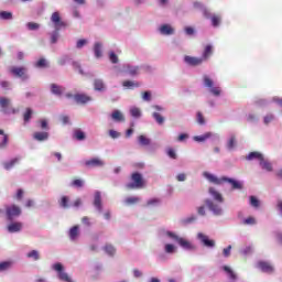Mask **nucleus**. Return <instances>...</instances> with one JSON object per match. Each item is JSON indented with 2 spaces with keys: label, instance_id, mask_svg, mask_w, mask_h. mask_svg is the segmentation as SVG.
Masks as SVG:
<instances>
[{
  "label": "nucleus",
  "instance_id": "obj_1",
  "mask_svg": "<svg viewBox=\"0 0 282 282\" xmlns=\"http://www.w3.org/2000/svg\"><path fill=\"white\" fill-rule=\"evenodd\" d=\"M208 193L214 200L206 198L205 205L215 217H221V215H224V207H221V204H224V195L216 191L215 187H209Z\"/></svg>",
  "mask_w": 282,
  "mask_h": 282
},
{
  "label": "nucleus",
  "instance_id": "obj_2",
  "mask_svg": "<svg viewBox=\"0 0 282 282\" xmlns=\"http://www.w3.org/2000/svg\"><path fill=\"white\" fill-rule=\"evenodd\" d=\"M204 177L216 186H221L223 184H230L231 191H243V182L237 181L235 178H230L228 176L217 177L215 174H210L208 172H204Z\"/></svg>",
  "mask_w": 282,
  "mask_h": 282
},
{
  "label": "nucleus",
  "instance_id": "obj_3",
  "mask_svg": "<svg viewBox=\"0 0 282 282\" xmlns=\"http://www.w3.org/2000/svg\"><path fill=\"white\" fill-rule=\"evenodd\" d=\"M51 21L55 28L53 32L50 33L52 45H56L58 43V39H61V30L67 28V22L61 20V13L55 11L51 15Z\"/></svg>",
  "mask_w": 282,
  "mask_h": 282
},
{
  "label": "nucleus",
  "instance_id": "obj_4",
  "mask_svg": "<svg viewBox=\"0 0 282 282\" xmlns=\"http://www.w3.org/2000/svg\"><path fill=\"white\" fill-rule=\"evenodd\" d=\"M165 237H169V239H172V241L178 243V246L182 247L183 250H188L189 252H195V250H197V247L193 245V242L188 241L183 237H180L173 231H165Z\"/></svg>",
  "mask_w": 282,
  "mask_h": 282
},
{
  "label": "nucleus",
  "instance_id": "obj_5",
  "mask_svg": "<svg viewBox=\"0 0 282 282\" xmlns=\"http://www.w3.org/2000/svg\"><path fill=\"white\" fill-rule=\"evenodd\" d=\"M203 85L208 88L209 94L215 96V98L221 96V87L215 85V82L208 75L203 76Z\"/></svg>",
  "mask_w": 282,
  "mask_h": 282
},
{
  "label": "nucleus",
  "instance_id": "obj_6",
  "mask_svg": "<svg viewBox=\"0 0 282 282\" xmlns=\"http://www.w3.org/2000/svg\"><path fill=\"white\" fill-rule=\"evenodd\" d=\"M9 74L14 78H20L23 82L30 80V75H28V67L25 66H10Z\"/></svg>",
  "mask_w": 282,
  "mask_h": 282
},
{
  "label": "nucleus",
  "instance_id": "obj_7",
  "mask_svg": "<svg viewBox=\"0 0 282 282\" xmlns=\"http://www.w3.org/2000/svg\"><path fill=\"white\" fill-rule=\"evenodd\" d=\"M52 270H54L57 274V279L62 282H74L72 280V276L67 272H65V267H63V263L56 262L52 265Z\"/></svg>",
  "mask_w": 282,
  "mask_h": 282
},
{
  "label": "nucleus",
  "instance_id": "obj_8",
  "mask_svg": "<svg viewBox=\"0 0 282 282\" xmlns=\"http://www.w3.org/2000/svg\"><path fill=\"white\" fill-rule=\"evenodd\" d=\"M131 183L126 184V188L129 191H135V188H142L144 186V180L142 178V174L135 172L131 175Z\"/></svg>",
  "mask_w": 282,
  "mask_h": 282
},
{
  "label": "nucleus",
  "instance_id": "obj_9",
  "mask_svg": "<svg viewBox=\"0 0 282 282\" xmlns=\"http://www.w3.org/2000/svg\"><path fill=\"white\" fill-rule=\"evenodd\" d=\"M152 108L154 109V112H152L153 120L159 124V127H162V124L166 122V118L162 116V112L166 111V108L161 105H152Z\"/></svg>",
  "mask_w": 282,
  "mask_h": 282
},
{
  "label": "nucleus",
  "instance_id": "obj_10",
  "mask_svg": "<svg viewBox=\"0 0 282 282\" xmlns=\"http://www.w3.org/2000/svg\"><path fill=\"white\" fill-rule=\"evenodd\" d=\"M6 215L8 221H14L17 217H21V207L17 205H11L6 208Z\"/></svg>",
  "mask_w": 282,
  "mask_h": 282
},
{
  "label": "nucleus",
  "instance_id": "obj_11",
  "mask_svg": "<svg viewBox=\"0 0 282 282\" xmlns=\"http://www.w3.org/2000/svg\"><path fill=\"white\" fill-rule=\"evenodd\" d=\"M156 32H159L161 36H173V34H175V28L169 23H163L158 26Z\"/></svg>",
  "mask_w": 282,
  "mask_h": 282
},
{
  "label": "nucleus",
  "instance_id": "obj_12",
  "mask_svg": "<svg viewBox=\"0 0 282 282\" xmlns=\"http://www.w3.org/2000/svg\"><path fill=\"white\" fill-rule=\"evenodd\" d=\"M121 72L123 74H128V76H139L140 75V66H133L131 64H123L121 67Z\"/></svg>",
  "mask_w": 282,
  "mask_h": 282
},
{
  "label": "nucleus",
  "instance_id": "obj_13",
  "mask_svg": "<svg viewBox=\"0 0 282 282\" xmlns=\"http://www.w3.org/2000/svg\"><path fill=\"white\" fill-rule=\"evenodd\" d=\"M197 239L198 241H200V243L205 247V248H215L216 242L215 240L210 239L207 235L198 232L197 234Z\"/></svg>",
  "mask_w": 282,
  "mask_h": 282
},
{
  "label": "nucleus",
  "instance_id": "obj_14",
  "mask_svg": "<svg viewBox=\"0 0 282 282\" xmlns=\"http://www.w3.org/2000/svg\"><path fill=\"white\" fill-rule=\"evenodd\" d=\"M85 166H87V169H101V166H105V161L94 158L85 161Z\"/></svg>",
  "mask_w": 282,
  "mask_h": 282
},
{
  "label": "nucleus",
  "instance_id": "obj_15",
  "mask_svg": "<svg viewBox=\"0 0 282 282\" xmlns=\"http://www.w3.org/2000/svg\"><path fill=\"white\" fill-rule=\"evenodd\" d=\"M93 206H95L96 210L102 213V194L100 191L95 192Z\"/></svg>",
  "mask_w": 282,
  "mask_h": 282
},
{
  "label": "nucleus",
  "instance_id": "obj_16",
  "mask_svg": "<svg viewBox=\"0 0 282 282\" xmlns=\"http://www.w3.org/2000/svg\"><path fill=\"white\" fill-rule=\"evenodd\" d=\"M257 268L267 274H272V272H274V267H272L270 262L260 261L257 263Z\"/></svg>",
  "mask_w": 282,
  "mask_h": 282
},
{
  "label": "nucleus",
  "instance_id": "obj_17",
  "mask_svg": "<svg viewBox=\"0 0 282 282\" xmlns=\"http://www.w3.org/2000/svg\"><path fill=\"white\" fill-rule=\"evenodd\" d=\"M184 63H186V65H191L192 67H197V65H202V63H204V58L186 55L184 57Z\"/></svg>",
  "mask_w": 282,
  "mask_h": 282
},
{
  "label": "nucleus",
  "instance_id": "obj_18",
  "mask_svg": "<svg viewBox=\"0 0 282 282\" xmlns=\"http://www.w3.org/2000/svg\"><path fill=\"white\" fill-rule=\"evenodd\" d=\"M13 265L14 262L12 260L0 261V274H6L7 272H10Z\"/></svg>",
  "mask_w": 282,
  "mask_h": 282
},
{
  "label": "nucleus",
  "instance_id": "obj_19",
  "mask_svg": "<svg viewBox=\"0 0 282 282\" xmlns=\"http://www.w3.org/2000/svg\"><path fill=\"white\" fill-rule=\"evenodd\" d=\"M74 100L77 105H87V102H91V97L85 94H76L74 95Z\"/></svg>",
  "mask_w": 282,
  "mask_h": 282
},
{
  "label": "nucleus",
  "instance_id": "obj_20",
  "mask_svg": "<svg viewBox=\"0 0 282 282\" xmlns=\"http://www.w3.org/2000/svg\"><path fill=\"white\" fill-rule=\"evenodd\" d=\"M7 230L11 235L14 234V232H21V230H23V223H10L7 226Z\"/></svg>",
  "mask_w": 282,
  "mask_h": 282
},
{
  "label": "nucleus",
  "instance_id": "obj_21",
  "mask_svg": "<svg viewBox=\"0 0 282 282\" xmlns=\"http://www.w3.org/2000/svg\"><path fill=\"white\" fill-rule=\"evenodd\" d=\"M104 50V45L102 42H95L93 45V52L95 55V58H102V51Z\"/></svg>",
  "mask_w": 282,
  "mask_h": 282
},
{
  "label": "nucleus",
  "instance_id": "obj_22",
  "mask_svg": "<svg viewBox=\"0 0 282 282\" xmlns=\"http://www.w3.org/2000/svg\"><path fill=\"white\" fill-rule=\"evenodd\" d=\"M193 7L196 10H200V12H203V17H205V19H210V11L208 9H206V6H204V3L202 2H194Z\"/></svg>",
  "mask_w": 282,
  "mask_h": 282
},
{
  "label": "nucleus",
  "instance_id": "obj_23",
  "mask_svg": "<svg viewBox=\"0 0 282 282\" xmlns=\"http://www.w3.org/2000/svg\"><path fill=\"white\" fill-rule=\"evenodd\" d=\"M51 94H53V96L61 97L65 94V87L58 84H51Z\"/></svg>",
  "mask_w": 282,
  "mask_h": 282
},
{
  "label": "nucleus",
  "instance_id": "obj_24",
  "mask_svg": "<svg viewBox=\"0 0 282 282\" xmlns=\"http://www.w3.org/2000/svg\"><path fill=\"white\" fill-rule=\"evenodd\" d=\"M209 138H219V135L214 134L213 132H206L205 134L193 137V140L194 142H206Z\"/></svg>",
  "mask_w": 282,
  "mask_h": 282
},
{
  "label": "nucleus",
  "instance_id": "obj_25",
  "mask_svg": "<svg viewBox=\"0 0 282 282\" xmlns=\"http://www.w3.org/2000/svg\"><path fill=\"white\" fill-rule=\"evenodd\" d=\"M94 89L95 91H107V85L105 84V80L97 78L94 80Z\"/></svg>",
  "mask_w": 282,
  "mask_h": 282
},
{
  "label": "nucleus",
  "instance_id": "obj_26",
  "mask_svg": "<svg viewBox=\"0 0 282 282\" xmlns=\"http://www.w3.org/2000/svg\"><path fill=\"white\" fill-rule=\"evenodd\" d=\"M33 138L37 142H45V140L50 139V133L48 132H34Z\"/></svg>",
  "mask_w": 282,
  "mask_h": 282
},
{
  "label": "nucleus",
  "instance_id": "obj_27",
  "mask_svg": "<svg viewBox=\"0 0 282 282\" xmlns=\"http://www.w3.org/2000/svg\"><path fill=\"white\" fill-rule=\"evenodd\" d=\"M261 169L263 171H268V173H271V171H273V167H272V163L268 160H265L264 158H262L259 162Z\"/></svg>",
  "mask_w": 282,
  "mask_h": 282
},
{
  "label": "nucleus",
  "instance_id": "obj_28",
  "mask_svg": "<svg viewBox=\"0 0 282 282\" xmlns=\"http://www.w3.org/2000/svg\"><path fill=\"white\" fill-rule=\"evenodd\" d=\"M163 250H164L165 254H176L177 246H175L173 243H165L163 247Z\"/></svg>",
  "mask_w": 282,
  "mask_h": 282
},
{
  "label": "nucleus",
  "instance_id": "obj_29",
  "mask_svg": "<svg viewBox=\"0 0 282 282\" xmlns=\"http://www.w3.org/2000/svg\"><path fill=\"white\" fill-rule=\"evenodd\" d=\"M129 113L132 118H135L137 120L142 118V110L135 106L130 107Z\"/></svg>",
  "mask_w": 282,
  "mask_h": 282
},
{
  "label": "nucleus",
  "instance_id": "obj_30",
  "mask_svg": "<svg viewBox=\"0 0 282 282\" xmlns=\"http://www.w3.org/2000/svg\"><path fill=\"white\" fill-rule=\"evenodd\" d=\"M79 227L78 225L72 227L68 231V237L70 239V241H76V239H78V235H79Z\"/></svg>",
  "mask_w": 282,
  "mask_h": 282
},
{
  "label": "nucleus",
  "instance_id": "obj_31",
  "mask_svg": "<svg viewBox=\"0 0 282 282\" xmlns=\"http://www.w3.org/2000/svg\"><path fill=\"white\" fill-rule=\"evenodd\" d=\"M34 67H36L37 69H47V67H50V62H47L45 57H42L34 63Z\"/></svg>",
  "mask_w": 282,
  "mask_h": 282
},
{
  "label": "nucleus",
  "instance_id": "obj_32",
  "mask_svg": "<svg viewBox=\"0 0 282 282\" xmlns=\"http://www.w3.org/2000/svg\"><path fill=\"white\" fill-rule=\"evenodd\" d=\"M111 119L115 122H124V115H122V112L120 110H115L111 113Z\"/></svg>",
  "mask_w": 282,
  "mask_h": 282
},
{
  "label": "nucleus",
  "instance_id": "obj_33",
  "mask_svg": "<svg viewBox=\"0 0 282 282\" xmlns=\"http://www.w3.org/2000/svg\"><path fill=\"white\" fill-rule=\"evenodd\" d=\"M235 147H237V137H235V134H230L227 141V149L229 151H234Z\"/></svg>",
  "mask_w": 282,
  "mask_h": 282
},
{
  "label": "nucleus",
  "instance_id": "obj_34",
  "mask_svg": "<svg viewBox=\"0 0 282 282\" xmlns=\"http://www.w3.org/2000/svg\"><path fill=\"white\" fill-rule=\"evenodd\" d=\"M19 162H21V158H14L9 162H4L3 167L6 169V171H10L15 164H19Z\"/></svg>",
  "mask_w": 282,
  "mask_h": 282
},
{
  "label": "nucleus",
  "instance_id": "obj_35",
  "mask_svg": "<svg viewBox=\"0 0 282 282\" xmlns=\"http://www.w3.org/2000/svg\"><path fill=\"white\" fill-rule=\"evenodd\" d=\"M209 19L212 21L213 28H219V25H221V15L210 13Z\"/></svg>",
  "mask_w": 282,
  "mask_h": 282
},
{
  "label": "nucleus",
  "instance_id": "obj_36",
  "mask_svg": "<svg viewBox=\"0 0 282 282\" xmlns=\"http://www.w3.org/2000/svg\"><path fill=\"white\" fill-rule=\"evenodd\" d=\"M10 106V99L6 97H0V107L3 113H8V107Z\"/></svg>",
  "mask_w": 282,
  "mask_h": 282
},
{
  "label": "nucleus",
  "instance_id": "obj_37",
  "mask_svg": "<svg viewBox=\"0 0 282 282\" xmlns=\"http://www.w3.org/2000/svg\"><path fill=\"white\" fill-rule=\"evenodd\" d=\"M58 204L61 208H64V209L72 208V205H69V197L67 196H62Z\"/></svg>",
  "mask_w": 282,
  "mask_h": 282
},
{
  "label": "nucleus",
  "instance_id": "obj_38",
  "mask_svg": "<svg viewBox=\"0 0 282 282\" xmlns=\"http://www.w3.org/2000/svg\"><path fill=\"white\" fill-rule=\"evenodd\" d=\"M28 259H33V261H39L41 259V253L39 250H31L26 253Z\"/></svg>",
  "mask_w": 282,
  "mask_h": 282
},
{
  "label": "nucleus",
  "instance_id": "obj_39",
  "mask_svg": "<svg viewBox=\"0 0 282 282\" xmlns=\"http://www.w3.org/2000/svg\"><path fill=\"white\" fill-rule=\"evenodd\" d=\"M138 142L141 147H149V144H151V139L141 134L138 137Z\"/></svg>",
  "mask_w": 282,
  "mask_h": 282
},
{
  "label": "nucleus",
  "instance_id": "obj_40",
  "mask_svg": "<svg viewBox=\"0 0 282 282\" xmlns=\"http://www.w3.org/2000/svg\"><path fill=\"white\" fill-rule=\"evenodd\" d=\"M247 160L249 161L259 160V162H261V160H263V154H261L260 152H251L247 156Z\"/></svg>",
  "mask_w": 282,
  "mask_h": 282
},
{
  "label": "nucleus",
  "instance_id": "obj_41",
  "mask_svg": "<svg viewBox=\"0 0 282 282\" xmlns=\"http://www.w3.org/2000/svg\"><path fill=\"white\" fill-rule=\"evenodd\" d=\"M241 224L243 226H257V218L250 216L248 218L242 219Z\"/></svg>",
  "mask_w": 282,
  "mask_h": 282
},
{
  "label": "nucleus",
  "instance_id": "obj_42",
  "mask_svg": "<svg viewBox=\"0 0 282 282\" xmlns=\"http://www.w3.org/2000/svg\"><path fill=\"white\" fill-rule=\"evenodd\" d=\"M141 198L138 196H130L124 199V204H127V206H132L133 204H138Z\"/></svg>",
  "mask_w": 282,
  "mask_h": 282
},
{
  "label": "nucleus",
  "instance_id": "obj_43",
  "mask_svg": "<svg viewBox=\"0 0 282 282\" xmlns=\"http://www.w3.org/2000/svg\"><path fill=\"white\" fill-rule=\"evenodd\" d=\"M34 113V110L32 108H26L25 112L23 113V120L25 123L30 122L32 120V115Z\"/></svg>",
  "mask_w": 282,
  "mask_h": 282
},
{
  "label": "nucleus",
  "instance_id": "obj_44",
  "mask_svg": "<svg viewBox=\"0 0 282 282\" xmlns=\"http://www.w3.org/2000/svg\"><path fill=\"white\" fill-rule=\"evenodd\" d=\"M0 19L2 21H12V19H13L12 12H10V11H1L0 12Z\"/></svg>",
  "mask_w": 282,
  "mask_h": 282
},
{
  "label": "nucleus",
  "instance_id": "obj_45",
  "mask_svg": "<svg viewBox=\"0 0 282 282\" xmlns=\"http://www.w3.org/2000/svg\"><path fill=\"white\" fill-rule=\"evenodd\" d=\"M212 54H213V46L212 45H207L205 47L204 53H203V57H200V58H203V61H206V59L210 58Z\"/></svg>",
  "mask_w": 282,
  "mask_h": 282
},
{
  "label": "nucleus",
  "instance_id": "obj_46",
  "mask_svg": "<svg viewBox=\"0 0 282 282\" xmlns=\"http://www.w3.org/2000/svg\"><path fill=\"white\" fill-rule=\"evenodd\" d=\"M123 87L127 89H135V87H140V84L133 82V80H126L122 83Z\"/></svg>",
  "mask_w": 282,
  "mask_h": 282
},
{
  "label": "nucleus",
  "instance_id": "obj_47",
  "mask_svg": "<svg viewBox=\"0 0 282 282\" xmlns=\"http://www.w3.org/2000/svg\"><path fill=\"white\" fill-rule=\"evenodd\" d=\"M249 204L250 206H252V208H259V206H261V202L259 200V198H257V196H250Z\"/></svg>",
  "mask_w": 282,
  "mask_h": 282
},
{
  "label": "nucleus",
  "instance_id": "obj_48",
  "mask_svg": "<svg viewBox=\"0 0 282 282\" xmlns=\"http://www.w3.org/2000/svg\"><path fill=\"white\" fill-rule=\"evenodd\" d=\"M141 98L143 102H151V100H153V95L151 94V90H147L142 93Z\"/></svg>",
  "mask_w": 282,
  "mask_h": 282
},
{
  "label": "nucleus",
  "instance_id": "obj_49",
  "mask_svg": "<svg viewBox=\"0 0 282 282\" xmlns=\"http://www.w3.org/2000/svg\"><path fill=\"white\" fill-rule=\"evenodd\" d=\"M104 250H105L106 254H109L110 257H113L116 254V247L112 245H106L104 247Z\"/></svg>",
  "mask_w": 282,
  "mask_h": 282
},
{
  "label": "nucleus",
  "instance_id": "obj_50",
  "mask_svg": "<svg viewBox=\"0 0 282 282\" xmlns=\"http://www.w3.org/2000/svg\"><path fill=\"white\" fill-rule=\"evenodd\" d=\"M69 61H72V57H69V55H62L58 58L57 63H58V65H61L63 67L64 65H67V63H69Z\"/></svg>",
  "mask_w": 282,
  "mask_h": 282
},
{
  "label": "nucleus",
  "instance_id": "obj_51",
  "mask_svg": "<svg viewBox=\"0 0 282 282\" xmlns=\"http://www.w3.org/2000/svg\"><path fill=\"white\" fill-rule=\"evenodd\" d=\"M193 221H197V216L192 215L187 218H184L181 220V224H183V226H187V224H193Z\"/></svg>",
  "mask_w": 282,
  "mask_h": 282
},
{
  "label": "nucleus",
  "instance_id": "obj_52",
  "mask_svg": "<svg viewBox=\"0 0 282 282\" xmlns=\"http://www.w3.org/2000/svg\"><path fill=\"white\" fill-rule=\"evenodd\" d=\"M73 135H74V138H76L78 141H83V140H85V138H86L85 132H83V130H75Z\"/></svg>",
  "mask_w": 282,
  "mask_h": 282
},
{
  "label": "nucleus",
  "instance_id": "obj_53",
  "mask_svg": "<svg viewBox=\"0 0 282 282\" xmlns=\"http://www.w3.org/2000/svg\"><path fill=\"white\" fill-rule=\"evenodd\" d=\"M72 66L78 72V74H80V76H85V70H83V66H80L78 62H73Z\"/></svg>",
  "mask_w": 282,
  "mask_h": 282
},
{
  "label": "nucleus",
  "instance_id": "obj_54",
  "mask_svg": "<svg viewBox=\"0 0 282 282\" xmlns=\"http://www.w3.org/2000/svg\"><path fill=\"white\" fill-rule=\"evenodd\" d=\"M0 135H3L0 142V149H6L8 147V135L3 134V130H0Z\"/></svg>",
  "mask_w": 282,
  "mask_h": 282
},
{
  "label": "nucleus",
  "instance_id": "obj_55",
  "mask_svg": "<svg viewBox=\"0 0 282 282\" xmlns=\"http://www.w3.org/2000/svg\"><path fill=\"white\" fill-rule=\"evenodd\" d=\"M87 43H89V41H87L86 39H80L76 42V48L83 50V47H85V45H87Z\"/></svg>",
  "mask_w": 282,
  "mask_h": 282
},
{
  "label": "nucleus",
  "instance_id": "obj_56",
  "mask_svg": "<svg viewBox=\"0 0 282 282\" xmlns=\"http://www.w3.org/2000/svg\"><path fill=\"white\" fill-rule=\"evenodd\" d=\"M109 61H110V63H112L113 65L118 64V62H119L118 55H117L113 51H111V52L109 53Z\"/></svg>",
  "mask_w": 282,
  "mask_h": 282
},
{
  "label": "nucleus",
  "instance_id": "obj_57",
  "mask_svg": "<svg viewBox=\"0 0 282 282\" xmlns=\"http://www.w3.org/2000/svg\"><path fill=\"white\" fill-rule=\"evenodd\" d=\"M26 28H28V30L34 31V30H39V28H41V25L36 22H29V23H26Z\"/></svg>",
  "mask_w": 282,
  "mask_h": 282
},
{
  "label": "nucleus",
  "instance_id": "obj_58",
  "mask_svg": "<svg viewBox=\"0 0 282 282\" xmlns=\"http://www.w3.org/2000/svg\"><path fill=\"white\" fill-rule=\"evenodd\" d=\"M72 186H75V188H83V186H85V182L83 180H75L73 181Z\"/></svg>",
  "mask_w": 282,
  "mask_h": 282
},
{
  "label": "nucleus",
  "instance_id": "obj_59",
  "mask_svg": "<svg viewBox=\"0 0 282 282\" xmlns=\"http://www.w3.org/2000/svg\"><path fill=\"white\" fill-rule=\"evenodd\" d=\"M273 120H274V115L269 113V115H267V116L263 118V123H264V124H270V122H273Z\"/></svg>",
  "mask_w": 282,
  "mask_h": 282
},
{
  "label": "nucleus",
  "instance_id": "obj_60",
  "mask_svg": "<svg viewBox=\"0 0 282 282\" xmlns=\"http://www.w3.org/2000/svg\"><path fill=\"white\" fill-rule=\"evenodd\" d=\"M160 198H152L147 202V206H159Z\"/></svg>",
  "mask_w": 282,
  "mask_h": 282
},
{
  "label": "nucleus",
  "instance_id": "obj_61",
  "mask_svg": "<svg viewBox=\"0 0 282 282\" xmlns=\"http://www.w3.org/2000/svg\"><path fill=\"white\" fill-rule=\"evenodd\" d=\"M231 250H232V246L230 245L223 250V256L225 257V259H228V257H230Z\"/></svg>",
  "mask_w": 282,
  "mask_h": 282
},
{
  "label": "nucleus",
  "instance_id": "obj_62",
  "mask_svg": "<svg viewBox=\"0 0 282 282\" xmlns=\"http://www.w3.org/2000/svg\"><path fill=\"white\" fill-rule=\"evenodd\" d=\"M248 122H259V117L256 115L249 113L247 117Z\"/></svg>",
  "mask_w": 282,
  "mask_h": 282
},
{
  "label": "nucleus",
  "instance_id": "obj_63",
  "mask_svg": "<svg viewBox=\"0 0 282 282\" xmlns=\"http://www.w3.org/2000/svg\"><path fill=\"white\" fill-rule=\"evenodd\" d=\"M59 120L63 124H72V122L69 121V116L63 115L59 117Z\"/></svg>",
  "mask_w": 282,
  "mask_h": 282
},
{
  "label": "nucleus",
  "instance_id": "obj_64",
  "mask_svg": "<svg viewBox=\"0 0 282 282\" xmlns=\"http://www.w3.org/2000/svg\"><path fill=\"white\" fill-rule=\"evenodd\" d=\"M274 235H275L276 241L282 245V232L281 231H275Z\"/></svg>",
  "mask_w": 282,
  "mask_h": 282
}]
</instances>
